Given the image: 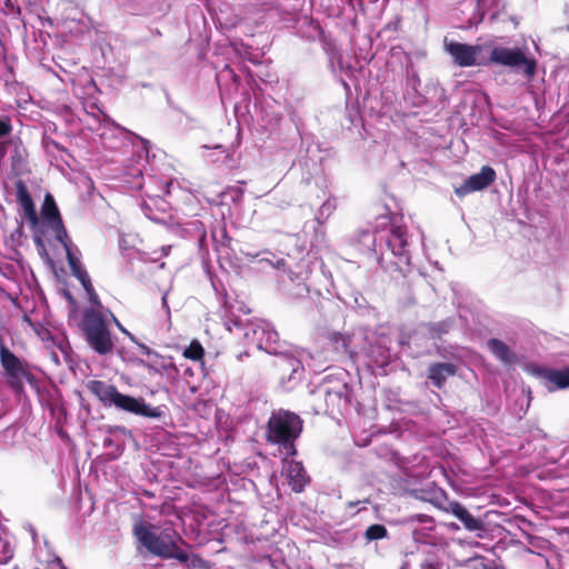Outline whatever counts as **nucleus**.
<instances>
[{"label": "nucleus", "mask_w": 569, "mask_h": 569, "mask_svg": "<svg viewBox=\"0 0 569 569\" xmlns=\"http://www.w3.org/2000/svg\"><path fill=\"white\" fill-rule=\"evenodd\" d=\"M87 292V295L94 290L93 284L91 282V279L87 280L84 283L81 284Z\"/></svg>", "instance_id": "473e14b6"}, {"label": "nucleus", "mask_w": 569, "mask_h": 569, "mask_svg": "<svg viewBox=\"0 0 569 569\" xmlns=\"http://www.w3.org/2000/svg\"><path fill=\"white\" fill-rule=\"evenodd\" d=\"M88 297H89V301L94 305V306H100V300H99V297L96 292V290L91 291L88 293Z\"/></svg>", "instance_id": "2f4dec72"}, {"label": "nucleus", "mask_w": 569, "mask_h": 569, "mask_svg": "<svg viewBox=\"0 0 569 569\" xmlns=\"http://www.w3.org/2000/svg\"><path fill=\"white\" fill-rule=\"evenodd\" d=\"M80 328L87 343L96 353L106 356L113 351L114 340L100 311L93 308L86 309Z\"/></svg>", "instance_id": "f03ea898"}, {"label": "nucleus", "mask_w": 569, "mask_h": 569, "mask_svg": "<svg viewBox=\"0 0 569 569\" xmlns=\"http://www.w3.org/2000/svg\"><path fill=\"white\" fill-rule=\"evenodd\" d=\"M12 130L11 122L9 119H0V138L8 136Z\"/></svg>", "instance_id": "c756f323"}, {"label": "nucleus", "mask_w": 569, "mask_h": 569, "mask_svg": "<svg viewBox=\"0 0 569 569\" xmlns=\"http://www.w3.org/2000/svg\"><path fill=\"white\" fill-rule=\"evenodd\" d=\"M458 367L451 362H433L428 367V379L437 389H442L449 377L457 375Z\"/></svg>", "instance_id": "1a4fd4ad"}, {"label": "nucleus", "mask_w": 569, "mask_h": 569, "mask_svg": "<svg viewBox=\"0 0 569 569\" xmlns=\"http://www.w3.org/2000/svg\"><path fill=\"white\" fill-rule=\"evenodd\" d=\"M63 295L67 298V300L70 302V305H72V306L77 305V301H76V299L73 298V296L71 295L70 291L64 290Z\"/></svg>", "instance_id": "72a5a7b5"}, {"label": "nucleus", "mask_w": 569, "mask_h": 569, "mask_svg": "<svg viewBox=\"0 0 569 569\" xmlns=\"http://www.w3.org/2000/svg\"><path fill=\"white\" fill-rule=\"evenodd\" d=\"M140 350L142 355H146L149 358V361L153 358H159V353L150 349L149 347L141 345Z\"/></svg>", "instance_id": "7c9ffc66"}, {"label": "nucleus", "mask_w": 569, "mask_h": 569, "mask_svg": "<svg viewBox=\"0 0 569 569\" xmlns=\"http://www.w3.org/2000/svg\"><path fill=\"white\" fill-rule=\"evenodd\" d=\"M0 363L8 386L16 392H21L24 381L37 385V378L30 371L28 362L18 358L7 346H0Z\"/></svg>", "instance_id": "20e7f679"}, {"label": "nucleus", "mask_w": 569, "mask_h": 569, "mask_svg": "<svg viewBox=\"0 0 569 569\" xmlns=\"http://www.w3.org/2000/svg\"><path fill=\"white\" fill-rule=\"evenodd\" d=\"M328 340L336 352L343 355L349 352L350 336L333 331L328 335Z\"/></svg>", "instance_id": "aec40b11"}, {"label": "nucleus", "mask_w": 569, "mask_h": 569, "mask_svg": "<svg viewBox=\"0 0 569 569\" xmlns=\"http://www.w3.org/2000/svg\"><path fill=\"white\" fill-rule=\"evenodd\" d=\"M203 356L204 349L198 340H192L183 351V357L193 361L201 360Z\"/></svg>", "instance_id": "b1692460"}, {"label": "nucleus", "mask_w": 569, "mask_h": 569, "mask_svg": "<svg viewBox=\"0 0 569 569\" xmlns=\"http://www.w3.org/2000/svg\"><path fill=\"white\" fill-rule=\"evenodd\" d=\"M541 376L559 389L569 388V367L562 370L545 369Z\"/></svg>", "instance_id": "a211bd4d"}, {"label": "nucleus", "mask_w": 569, "mask_h": 569, "mask_svg": "<svg viewBox=\"0 0 569 569\" xmlns=\"http://www.w3.org/2000/svg\"><path fill=\"white\" fill-rule=\"evenodd\" d=\"M56 233V239L59 241L66 250L67 261H69V254H74L72 251V241L63 226V222L51 226Z\"/></svg>", "instance_id": "412c9836"}, {"label": "nucleus", "mask_w": 569, "mask_h": 569, "mask_svg": "<svg viewBox=\"0 0 569 569\" xmlns=\"http://www.w3.org/2000/svg\"><path fill=\"white\" fill-rule=\"evenodd\" d=\"M17 201L21 206L24 217L28 219L32 227L37 226L39 218L36 211L33 200L28 191L26 183L22 180H18L16 183Z\"/></svg>", "instance_id": "9d476101"}, {"label": "nucleus", "mask_w": 569, "mask_h": 569, "mask_svg": "<svg viewBox=\"0 0 569 569\" xmlns=\"http://www.w3.org/2000/svg\"><path fill=\"white\" fill-rule=\"evenodd\" d=\"M497 173L490 166H483L480 172L471 174L460 187L455 188V193L463 198L468 193L480 191L495 182Z\"/></svg>", "instance_id": "0eeeda50"}, {"label": "nucleus", "mask_w": 569, "mask_h": 569, "mask_svg": "<svg viewBox=\"0 0 569 569\" xmlns=\"http://www.w3.org/2000/svg\"><path fill=\"white\" fill-rule=\"evenodd\" d=\"M87 389L96 396L104 407H111L113 398L118 392V389L113 385H109L102 380H90L87 383Z\"/></svg>", "instance_id": "f8f14e48"}, {"label": "nucleus", "mask_w": 569, "mask_h": 569, "mask_svg": "<svg viewBox=\"0 0 569 569\" xmlns=\"http://www.w3.org/2000/svg\"><path fill=\"white\" fill-rule=\"evenodd\" d=\"M41 213L43 219H46L51 226L62 221L56 201L50 193H47L44 197Z\"/></svg>", "instance_id": "6ab92c4d"}, {"label": "nucleus", "mask_w": 569, "mask_h": 569, "mask_svg": "<svg viewBox=\"0 0 569 569\" xmlns=\"http://www.w3.org/2000/svg\"><path fill=\"white\" fill-rule=\"evenodd\" d=\"M421 569H441L442 563L435 557L427 558L421 563Z\"/></svg>", "instance_id": "c85d7f7f"}, {"label": "nucleus", "mask_w": 569, "mask_h": 569, "mask_svg": "<svg viewBox=\"0 0 569 569\" xmlns=\"http://www.w3.org/2000/svg\"><path fill=\"white\" fill-rule=\"evenodd\" d=\"M388 537V530L383 525L375 523L369 526L365 531V538L368 541L380 540Z\"/></svg>", "instance_id": "393cba45"}, {"label": "nucleus", "mask_w": 569, "mask_h": 569, "mask_svg": "<svg viewBox=\"0 0 569 569\" xmlns=\"http://www.w3.org/2000/svg\"><path fill=\"white\" fill-rule=\"evenodd\" d=\"M52 563H53L56 567H59V568H61V567H62V561H61V559H60V558H56V559L53 560V562H52Z\"/></svg>", "instance_id": "c9c22d12"}, {"label": "nucleus", "mask_w": 569, "mask_h": 569, "mask_svg": "<svg viewBox=\"0 0 569 569\" xmlns=\"http://www.w3.org/2000/svg\"><path fill=\"white\" fill-rule=\"evenodd\" d=\"M289 486L295 492H301L308 483V477L301 463L291 462L288 468Z\"/></svg>", "instance_id": "f3484780"}, {"label": "nucleus", "mask_w": 569, "mask_h": 569, "mask_svg": "<svg viewBox=\"0 0 569 569\" xmlns=\"http://www.w3.org/2000/svg\"><path fill=\"white\" fill-rule=\"evenodd\" d=\"M302 419L286 410L273 412L267 422L266 439L268 442L283 447L288 456H296L295 442L302 432Z\"/></svg>", "instance_id": "f257e3e1"}, {"label": "nucleus", "mask_w": 569, "mask_h": 569, "mask_svg": "<svg viewBox=\"0 0 569 569\" xmlns=\"http://www.w3.org/2000/svg\"><path fill=\"white\" fill-rule=\"evenodd\" d=\"M358 502H349L350 507H356Z\"/></svg>", "instance_id": "4c0bfd02"}, {"label": "nucleus", "mask_w": 569, "mask_h": 569, "mask_svg": "<svg viewBox=\"0 0 569 569\" xmlns=\"http://www.w3.org/2000/svg\"><path fill=\"white\" fill-rule=\"evenodd\" d=\"M144 366L149 369H156L157 371H174L178 372V368L176 367L174 362L172 361V358H166L161 355H159V358H153L151 361L146 362Z\"/></svg>", "instance_id": "4be33fe9"}, {"label": "nucleus", "mask_w": 569, "mask_h": 569, "mask_svg": "<svg viewBox=\"0 0 569 569\" xmlns=\"http://www.w3.org/2000/svg\"><path fill=\"white\" fill-rule=\"evenodd\" d=\"M168 550H161V559H177L178 561L182 562V563H187L188 567L190 568H203L206 567V561L197 556V555H193L192 557H189V555L183 551L179 545L173 548V550H170L169 552H167Z\"/></svg>", "instance_id": "4468645a"}, {"label": "nucleus", "mask_w": 569, "mask_h": 569, "mask_svg": "<svg viewBox=\"0 0 569 569\" xmlns=\"http://www.w3.org/2000/svg\"><path fill=\"white\" fill-rule=\"evenodd\" d=\"M332 397H337V398H340V393L339 392H331V391H328L327 392V400L332 398Z\"/></svg>", "instance_id": "f704fd0d"}, {"label": "nucleus", "mask_w": 569, "mask_h": 569, "mask_svg": "<svg viewBox=\"0 0 569 569\" xmlns=\"http://www.w3.org/2000/svg\"><path fill=\"white\" fill-rule=\"evenodd\" d=\"M357 242L376 252V238L369 230H360L357 234Z\"/></svg>", "instance_id": "a878e982"}, {"label": "nucleus", "mask_w": 569, "mask_h": 569, "mask_svg": "<svg viewBox=\"0 0 569 569\" xmlns=\"http://www.w3.org/2000/svg\"><path fill=\"white\" fill-rule=\"evenodd\" d=\"M12 558V550L9 543L0 538V563H4Z\"/></svg>", "instance_id": "cd10ccee"}, {"label": "nucleus", "mask_w": 569, "mask_h": 569, "mask_svg": "<svg viewBox=\"0 0 569 569\" xmlns=\"http://www.w3.org/2000/svg\"><path fill=\"white\" fill-rule=\"evenodd\" d=\"M112 406L119 410L146 418H160L162 415L159 408L150 407L144 402L142 398H134L129 395H123L119 391L117 392L116 398H113Z\"/></svg>", "instance_id": "423d86ee"}, {"label": "nucleus", "mask_w": 569, "mask_h": 569, "mask_svg": "<svg viewBox=\"0 0 569 569\" xmlns=\"http://www.w3.org/2000/svg\"><path fill=\"white\" fill-rule=\"evenodd\" d=\"M489 351L503 365H513L517 362L516 353L503 341L491 338L487 342Z\"/></svg>", "instance_id": "ddd939ff"}, {"label": "nucleus", "mask_w": 569, "mask_h": 569, "mask_svg": "<svg viewBox=\"0 0 569 569\" xmlns=\"http://www.w3.org/2000/svg\"><path fill=\"white\" fill-rule=\"evenodd\" d=\"M447 512L452 513L457 517L465 528L469 531H477L483 529V522L480 519L475 518L460 502L450 501L448 507L445 509Z\"/></svg>", "instance_id": "9b49d317"}, {"label": "nucleus", "mask_w": 569, "mask_h": 569, "mask_svg": "<svg viewBox=\"0 0 569 569\" xmlns=\"http://www.w3.org/2000/svg\"><path fill=\"white\" fill-rule=\"evenodd\" d=\"M496 569H506V568H503V567H500V568H496Z\"/></svg>", "instance_id": "58836bf2"}, {"label": "nucleus", "mask_w": 569, "mask_h": 569, "mask_svg": "<svg viewBox=\"0 0 569 569\" xmlns=\"http://www.w3.org/2000/svg\"><path fill=\"white\" fill-rule=\"evenodd\" d=\"M156 527L143 521L133 525V536L152 555L161 558V550H173L179 543H184L181 536L174 529H164L160 535L153 532Z\"/></svg>", "instance_id": "7ed1b4c3"}, {"label": "nucleus", "mask_w": 569, "mask_h": 569, "mask_svg": "<svg viewBox=\"0 0 569 569\" xmlns=\"http://www.w3.org/2000/svg\"><path fill=\"white\" fill-rule=\"evenodd\" d=\"M170 248H171L170 246L167 249L164 247L162 248V250L164 251V254H168Z\"/></svg>", "instance_id": "e433bc0d"}, {"label": "nucleus", "mask_w": 569, "mask_h": 569, "mask_svg": "<svg viewBox=\"0 0 569 569\" xmlns=\"http://www.w3.org/2000/svg\"><path fill=\"white\" fill-rule=\"evenodd\" d=\"M489 60L505 67L521 69L528 79H531L537 71V61L527 57L520 48L495 47L490 52Z\"/></svg>", "instance_id": "39448f33"}, {"label": "nucleus", "mask_w": 569, "mask_h": 569, "mask_svg": "<svg viewBox=\"0 0 569 569\" xmlns=\"http://www.w3.org/2000/svg\"><path fill=\"white\" fill-rule=\"evenodd\" d=\"M68 264L72 276L76 277L81 284L90 279V276L88 274L86 268L82 266V263L76 254H69Z\"/></svg>", "instance_id": "5701e85b"}, {"label": "nucleus", "mask_w": 569, "mask_h": 569, "mask_svg": "<svg viewBox=\"0 0 569 569\" xmlns=\"http://www.w3.org/2000/svg\"><path fill=\"white\" fill-rule=\"evenodd\" d=\"M300 362L292 357H280L273 362V369L279 379L284 382L291 379L292 375L297 372Z\"/></svg>", "instance_id": "2eb2a0df"}, {"label": "nucleus", "mask_w": 569, "mask_h": 569, "mask_svg": "<svg viewBox=\"0 0 569 569\" xmlns=\"http://www.w3.org/2000/svg\"><path fill=\"white\" fill-rule=\"evenodd\" d=\"M2 11L4 14L12 17H19L21 14V9L17 0H4Z\"/></svg>", "instance_id": "bb28decb"}, {"label": "nucleus", "mask_w": 569, "mask_h": 569, "mask_svg": "<svg viewBox=\"0 0 569 569\" xmlns=\"http://www.w3.org/2000/svg\"><path fill=\"white\" fill-rule=\"evenodd\" d=\"M446 51L452 57L453 63L459 67H472L477 64L480 52L479 46H470L458 41H445Z\"/></svg>", "instance_id": "6e6552de"}, {"label": "nucleus", "mask_w": 569, "mask_h": 569, "mask_svg": "<svg viewBox=\"0 0 569 569\" xmlns=\"http://www.w3.org/2000/svg\"><path fill=\"white\" fill-rule=\"evenodd\" d=\"M391 239L388 240V247L396 256H403L406 253L407 241V229L402 226L391 227Z\"/></svg>", "instance_id": "dca6fc26"}]
</instances>
